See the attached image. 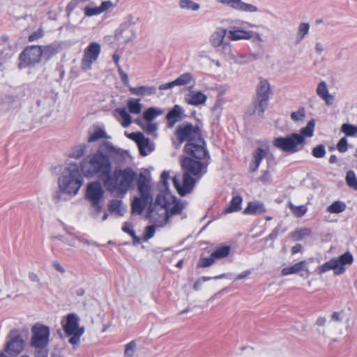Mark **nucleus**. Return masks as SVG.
<instances>
[{
  "instance_id": "26",
  "label": "nucleus",
  "mask_w": 357,
  "mask_h": 357,
  "mask_svg": "<svg viewBox=\"0 0 357 357\" xmlns=\"http://www.w3.org/2000/svg\"><path fill=\"white\" fill-rule=\"evenodd\" d=\"M137 144L140 154L144 156L151 153L155 149L154 144L151 142L149 139L145 137L144 135H142L140 140Z\"/></svg>"
},
{
  "instance_id": "6",
  "label": "nucleus",
  "mask_w": 357,
  "mask_h": 357,
  "mask_svg": "<svg viewBox=\"0 0 357 357\" xmlns=\"http://www.w3.org/2000/svg\"><path fill=\"white\" fill-rule=\"evenodd\" d=\"M137 179V174L131 168L116 169L103 179V184L109 192L126 193Z\"/></svg>"
},
{
  "instance_id": "37",
  "label": "nucleus",
  "mask_w": 357,
  "mask_h": 357,
  "mask_svg": "<svg viewBox=\"0 0 357 357\" xmlns=\"http://www.w3.org/2000/svg\"><path fill=\"white\" fill-rule=\"evenodd\" d=\"M231 251V248L229 245H224L217 248L211 254L215 261L223 259L227 257Z\"/></svg>"
},
{
  "instance_id": "41",
  "label": "nucleus",
  "mask_w": 357,
  "mask_h": 357,
  "mask_svg": "<svg viewBox=\"0 0 357 357\" xmlns=\"http://www.w3.org/2000/svg\"><path fill=\"white\" fill-rule=\"evenodd\" d=\"M162 114V112L160 109L155 107H150L144 112L143 117L146 121H152L154 118L161 115Z\"/></svg>"
},
{
  "instance_id": "55",
  "label": "nucleus",
  "mask_w": 357,
  "mask_h": 357,
  "mask_svg": "<svg viewBox=\"0 0 357 357\" xmlns=\"http://www.w3.org/2000/svg\"><path fill=\"white\" fill-rule=\"evenodd\" d=\"M102 13L101 11H100V7H95V8H91V7H89V6H86L85 8H84V14L85 15L88 16V17H91V16H93V15H99Z\"/></svg>"
},
{
  "instance_id": "21",
  "label": "nucleus",
  "mask_w": 357,
  "mask_h": 357,
  "mask_svg": "<svg viewBox=\"0 0 357 357\" xmlns=\"http://www.w3.org/2000/svg\"><path fill=\"white\" fill-rule=\"evenodd\" d=\"M13 56V50L6 36H0V66Z\"/></svg>"
},
{
  "instance_id": "9",
  "label": "nucleus",
  "mask_w": 357,
  "mask_h": 357,
  "mask_svg": "<svg viewBox=\"0 0 357 357\" xmlns=\"http://www.w3.org/2000/svg\"><path fill=\"white\" fill-rule=\"evenodd\" d=\"M137 19L132 15H128L120 24L114 33V38L121 43H128L136 38L135 26Z\"/></svg>"
},
{
  "instance_id": "57",
  "label": "nucleus",
  "mask_w": 357,
  "mask_h": 357,
  "mask_svg": "<svg viewBox=\"0 0 357 357\" xmlns=\"http://www.w3.org/2000/svg\"><path fill=\"white\" fill-rule=\"evenodd\" d=\"M337 149L341 153H344L347 151V140L346 137H342L340 139L337 144Z\"/></svg>"
},
{
  "instance_id": "56",
  "label": "nucleus",
  "mask_w": 357,
  "mask_h": 357,
  "mask_svg": "<svg viewBox=\"0 0 357 357\" xmlns=\"http://www.w3.org/2000/svg\"><path fill=\"white\" fill-rule=\"evenodd\" d=\"M149 134H154L158 130V125L152 121H146L145 126H142Z\"/></svg>"
},
{
  "instance_id": "49",
  "label": "nucleus",
  "mask_w": 357,
  "mask_h": 357,
  "mask_svg": "<svg viewBox=\"0 0 357 357\" xmlns=\"http://www.w3.org/2000/svg\"><path fill=\"white\" fill-rule=\"evenodd\" d=\"M155 225L147 226L144 228L143 236L142 240L148 241L150 238H153L155 231Z\"/></svg>"
},
{
  "instance_id": "3",
  "label": "nucleus",
  "mask_w": 357,
  "mask_h": 357,
  "mask_svg": "<svg viewBox=\"0 0 357 357\" xmlns=\"http://www.w3.org/2000/svg\"><path fill=\"white\" fill-rule=\"evenodd\" d=\"M83 183V178L75 163L69 164L63 171L58 179L59 192L55 195L58 200L63 195L68 198L75 196ZM66 198L64 197L63 199Z\"/></svg>"
},
{
  "instance_id": "8",
  "label": "nucleus",
  "mask_w": 357,
  "mask_h": 357,
  "mask_svg": "<svg viewBox=\"0 0 357 357\" xmlns=\"http://www.w3.org/2000/svg\"><path fill=\"white\" fill-rule=\"evenodd\" d=\"M61 325L68 341L73 346H78L85 328L79 326V318L75 314H69L62 318Z\"/></svg>"
},
{
  "instance_id": "30",
  "label": "nucleus",
  "mask_w": 357,
  "mask_h": 357,
  "mask_svg": "<svg viewBox=\"0 0 357 357\" xmlns=\"http://www.w3.org/2000/svg\"><path fill=\"white\" fill-rule=\"evenodd\" d=\"M266 155V151L265 150L261 148H257L253 153L254 160L253 162L250 165V171L252 172H255L258 169L261 160L265 158Z\"/></svg>"
},
{
  "instance_id": "38",
  "label": "nucleus",
  "mask_w": 357,
  "mask_h": 357,
  "mask_svg": "<svg viewBox=\"0 0 357 357\" xmlns=\"http://www.w3.org/2000/svg\"><path fill=\"white\" fill-rule=\"evenodd\" d=\"M122 230L129 234L133 239V244L137 245L141 243L142 239L135 235V231L133 230V226L132 223L126 222H124Z\"/></svg>"
},
{
  "instance_id": "10",
  "label": "nucleus",
  "mask_w": 357,
  "mask_h": 357,
  "mask_svg": "<svg viewBox=\"0 0 357 357\" xmlns=\"http://www.w3.org/2000/svg\"><path fill=\"white\" fill-rule=\"evenodd\" d=\"M353 262V257L351 253L345 252L340 257H335L324 263L319 267V273L322 274L330 270H333L336 275L344 272V266Z\"/></svg>"
},
{
  "instance_id": "59",
  "label": "nucleus",
  "mask_w": 357,
  "mask_h": 357,
  "mask_svg": "<svg viewBox=\"0 0 357 357\" xmlns=\"http://www.w3.org/2000/svg\"><path fill=\"white\" fill-rule=\"evenodd\" d=\"M125 135L126 136L135 141L136 142V144L138 143V142L140 140V138L142 137V135H143L142 133L141 132H132V133H128L127 132H125Z\"/></svg>"
},
{
  "instance_id": "48",
  "label": "nucleus",
  "mask_w": 357,
  "mask_h": 357,
  "mask_svg": "<svg viewBox=\"0 0 357 357\" xmlns=\"http://www.w3.org/2000/svg\"><path fill=\"white\" fill-rule=\"evenodd\" d=\"M312 234V231L309 228H303L301 229H298L296 231L294 234V238L297 240L300 241L303 238L309 237Z\"/></svg>"
},
{
  "instance_id": "29",
  "label": "nucleus",
  "mask_w": 357,
  "mask_h": 357,
  "mask_svg": "<svg viewBox=\"0 0 357 357\" xmlns=\"http://www.w3.org/2000/svg\"><path fill=\"white\" fill-rule=\"evenodd\" d=\"M271 89L269 82L266 79H260L257 87V96L270 98Z\"/></svg>"
},
{
  "instance_id": "5",
  "label": "nucleus",
  "mask_w": 357,
  "mask_h": 357,
  "mask_svg": "<svg viewBox=\"0 0 357 357\" xmlns=\"http://www.w3.org/2000/svg\"><path fill=\"white\" fill-rule=\"evenodd\" d=\"M315 121L310 120L305 127L302 128L300 133H292L284 137H276L273 140V144L278 149L288 153H294L303 148L305 138L314 135Z\"/></svg>"
},
{
  "instance_id": "39",
  "label": "nucleus",
  "mask_w": 357,
  "mask_h": 357,
  "mask_svg": "<svg viewBox=\"0 0 357 357\" xmlns=\"http://www.w3.org/2000/svg\"><path fill=\"white\" fill-rule=\"evenodd\" d=\"M149 203L150 202H144L141 196L140 197L135 198L132 204V212L135 213L140 214L145 206Z\"/></svg>"
},
{
  "instance_id": "14",
  "label": "nucleus",
  "mask_w": 357,
  "mask_h": 357,
  "mask_svg": "<svg viewBox=\"0 0 357 357\" xmlns=\"http://www.w3.org/2000/svg\"><path fill=\"white\" fill-rule=\"evenodd\" d=\"M105 191L98 181L89 182L86 187L84 198L89 203L103 202Z\"/></svg>"
},
{
  "instance_id": "31",
  "label": "nucleus",
  "mask_w": 357,
  "mask_h": 357,
  "mask_svg": "<svg viewBox=\"0 0 357 357\" xmlns=\"http://www.w3.org/2000/svg\"><path fill=\"white\" fill-rule=\"evenodd\" d=\"M266 211L263 204L259 202H250L244 209L243 213L248 215H258Z\"/></svg>"
},
{
  "instance_id": "42",
  "label": "nucleus",
  "mask_w": 357,
  "mask_h": 357,
  "mask_svg": "<svg viewBox=\"0 0 357 357\" xmlns=\"http://www.w3.org/2000/svg\"><path fill=\"white\" fill-rule=\"evenodd\" d=\"M289 206L293 214L296 217L303 216L307 211V208L306 206H295L291 202H289Z\"/></svg>"
},
{
  "instance_id": "28",
  "label": "nucleus",
  "mask_w": 357,
  "mask_h": 357,
  "mask_svg": "<svg viewBox=\"0 0 357 357\" xmlns=\"http://www.w3.org/2000/svg\"><path fill=\"white\" fill-rule=\"evenodd\" d=\"M108 209L112 213L123 216L126 213V207L121 200L112 199L108 204Z\"/></svg>"
},
{
  "instance_id": "24",
  "label": "nucleus",
  "mask_w": 357,
  "mask_h": 357,
  "mask_svg": "<svg viewBox=\"0 0 357 357\" xmlns=\"http://www.w3.org/2000/svg\"><path fill=\"white\" fill-rule=\"evenodd\" d=\"M129 91L132 95L140 97L153 96L156 93L155 87L152 86H129Z\"/></svg>"
},
{
  "instance_id": "36",
  "label": "nucleus",
  "mask_w": 357,
  "mask_h": 357,
  "mask_svg": "<svg viewBox=\"0 0 357 357\" xmlns=\"http://www.w3.org/2000/svg\"><path fill=\"white\" fill-rule=\"evenodd\" d=\"M193 75L190 73H185L177 77L174 81L175 85L178 86H186L194 82Z\"/></svg>"
},
{
  "instance_id": "7",
  "label": "nucleus",
  "mask_w": 357,
  "mask_h": 357,
  "mask_svg": "<svg viewBox=\"0 0 357 357\" xmlns=\"http://www.w3.org/2000/svg\"><path fill=\"white\" fill-rule=\"evenodd\" d=\"M51 329L48 326L36 323L31 328L29 345L36 352V357H47L50 342Z\"/></svg>"
},
{
  "instance_id": "46",
  "label": "nucleus",
  "mask_w": 357,
  "mask_h": 357,
  "mask_svg": "<svg viewBox=\"0 0 357 357\" xmlns=\"http://www.w3.org/2000/svg\"><path fill=\"white\" fill-rule=\"evenodd\" d=\"M345 209V204L342 202H335L328 206L327 211L333 213H339Z\"/></svg>"
},
{
  "instance_id": "63",
  "label": "nucleus",
  "mask_w": 357,
  "mask_h": 357,
  "mask_svg": "<svg viewBox=\"0 0 357 357\" xmlns=\"http://www.w3.org/2000/svg\"><path fill=\"white\" fill-rule=\"evenodd\" d=\"M43 53L50 52L54 54L57 52L58 47L55 45H50L43 47Z\"/></svg>"
},
{
  "instance_id": "17",
  "label": "nucleus",
  "mask_w": 357,
  "mask_h": 357,
  "mask_svg": "<svg viewBox=\"0 0 357 357\" xmlns=\"http://www.w3.org/2000/svg\"><path fill=\"white\" fill-rule=\"evenodd\" d=\"M307 261H301L291 266L284 268L282 270L281 273L282 275L299 274L301 277L307 278L310 275V272L307 267Z\"/></svg>"
},
{
  "instance_id": "47",
  "label": "nucleus",
  "mask_w": 357,
  "mask_h": 357,
  "mask_svg": "<svg viewBox=\"0 0 357 357\" xmlns=\"http://www.w3.org/2000/svg\"><path fill=\"white\" fill-rule=\"evenodd\" d=\"M86 153V146L84 144H79L75 146L70 153V156L78 159L82 157Z\"/></svg>"
},
{
  "instance_id": "20",
  "label": "nucleus",
  "mask_w": 357,
  "mask_h": 357,
  "mask_svg": "<svg viewBox=\"0 0 357 357\" xmlns=\"http://www.w3.org/2000/svg\"><path fill=\"white\" fill-rule=\"evenodd\" d=\"M185 102L192 106H199L205 104L207 96L199 91L190 90L185 96Z\"/></svg>"
},
{
  "instance_id": "45",
  "label": "nucleus",
  "mask_w": 357,
  "mask_h": 357,
  "mask_svg": "<svg viewBox=\"0 0 357 357\" xmlns=\"http://www.w3.org/2000/svg\"><path fill=\"white\" fill-rule=\"evenodd\" d=\"M341 131L347 136L353 137L357 135V126L349 123H344L341 126Z\"/></svg>"
},
{
  "instance_id": "1",
  "label": "nucleus",
  "mask_w": 357,
  "mask_h": 357,
  "mask_svg": "<svg viewBox=\"0 0 357 357\" xmlns=\"http://www.w3.org/2000/svg\"><path fill=\"white\" fill-rule=\"evenodd\" d=\"M176 135L181 142H188L185 146L186 153L197 159L194 160L190 157L184 158L181 161L183 169L182 176L175 175L173 177L175 188L181 196H184L192 192L196 183V180L192 176L200 177L205 172V165L200 160L208 158V155L198 126L190 123H182L177 127Z\"/></svg>"
},
{
  "instance_id": "61",
  "label": "nucleus",
  "mask_w": 357,
  "mask_h": 357,
  "mask_svg": "<svg viewBox=\"0 0 357 357\" xmlns=\"http://www.w3.org/2000/svg\"><path fill=\"white\" fill-rule=\"evenodd\" d=\"M118 70L123 83L129 87V78L128 75L122 70L121 66H119Z\"/></svg>"
},
{
  "instance_id": "15",
  "label": "nucleus",
  "mask_w": 357,
  "mask_h": 357,
  "mask_svg": "<svg viewBox=\"0 0 357 357\" xmlns=\"http://www.w3.org/2000/svg\"><path fill=\"white\" fill-rule=\"evenodd\" d=\"M216 2L222 6L240 12L255 13L259 11L256 6L245 3L242 0H216Z\"/></svg>"
},
{
  "instance_id": "12",
  "label": "nucleus",
  "mask_w": 357,
  "mask_h": 357,
  "mask_svg": "<svg viewBox=\"0 0 357 357\" xmlns=\"http://www.w3.org/2000/svg\"><path fill=\"white\" fill-rule=\"evenodd\" d=\"M43 54V47L38 45L29 46L20 54V67L33 66L40 61Z\"/></svg>"
},
{
  "instance_id": "54",
  "label": "nucleus",
  "mask_w": 357,
  "mask_h": 357,
  "mask_svg": "<svg viewBox=\"0 0 357 357\" xmlns=\"http://www.w3.org/2000/svg\"><path fill=\"white\" fill-rule=\"evenodd\" d=\"M326 153V149L324 145H318L312 149V155L314 157L320 158H323Z\"/></svg>"
},
{
  "instance_id": "33",
  "label": "nucleus",
  "mask_w": 357,
  "mask_h": 357,
  "mask_svg": "<svg viewBox=\"0 0 357 357\" xmlns=\"http://www.w3.org/2000/svg\"><path fill=\"white\" fill-rule=\"evenodd\" d=\"M107 137L105 131L99 127L94 126L89 132V142H95Z\"/></svg>"
},
{
  "instance_id": "53",
  "label": "nucleus",
  "mask_w": 357,
  "mask_h": 357,
  "mask_svg": "<svg viewBox=\"0 0 357 357\" xmlns=\"http://www.w3.org/2000/svg\"><path fill=\"white\" fill-rule=\"evenodd\" d=\"M305 117V112L303 108H301L297 111L293 112L291 114V119L294 121H303Z\"/></svg>"
},
{
  "instance_id": "11",
  "label": "nucleus",
  "mask_w": 357,
  "mask_h": 357,
  "mask_svg": "<svg viewBox=\"0 0 357 357\" xmlns=\"http://www.w3.org/2000/svg\"><path fill=\"white\" fill-rule=\"evenodd\" d=\"M26 346L25 340L17 330L11 331L6 337L3 351L8 356L17 357L24 350Z\"/></svg>"
},
{
  "instance_id": "2",
  "label": "nucleus",
  "mask_w": 357,
  "mask_h": 357,
  "mask_svg": "<svg viewBox=\"0 0 357 357\" xmlns=\"http://www.w3.org/2000/svg\"><path fill=\"white\" fill-rule=\"evenodd\" d=\"M170 173L164 171L160 176V193L158 195L153 204L149 208V218L156 227H162L166 225L169 216L178 214L184 208V204L177 201L169 191L168 180Z\"/></svg>"
},
{
  "instance_id": "27",
  "label": "nucleus",
  "mask_w": 357,
  "mask_h": 357,
  "mask_svg": "<svg viewBox=\"0 0 357 357\" xmlns=\"http://www.w3.org/2000/svg\"><path fill=\"white\" fill-rule=\"evenodd\" d=\"M118 121L123 128L128 127L132 123V118L125 108H117L114 111Z\"/></svg>"
},
{
  "instance_id": "62",
  "label": "nucleus",
  "mask_w": 357,
  "mask_h": 357,
  "mask_svg": "<svg viewBox=\"0 0 357 357\" xmlns=\"http://www.w3.org/2000/svg\"><path fill=\"white\" fill-rule=\"evenodd\" d=\"M210 279H211V278H208V277H202V278H201L197 281H196V282L194 284L193 289L195 291H198L200 289L202 283L204 282L209 280Z\"/></svg>"
},
{
  "instance_id": "25",
  "label": "nucleus",
  "mask_w": 357,
  "mask_h": 357,
  "mask_svg": "<svg viewBox=\"0 0 357 357\" xmlns=\"http://www.w3.org/2000/svg\"><path fill=\"white\" fill-rule=\"evenodd\" d=\"M183 114V109L176 105L167 114V119L169 123V126L172 127L176 122L179 121Z\"/></svg>"
},
{
  "instance_id": "52",
  "label": "nucleus",
  "mask_w": 357,
  "mask_h": 357,
  "mask_svg": "<svg viewBox=\"0 0 357 357\" xmlns=\"http://www.w3.org/2000/svg\"><path fill=\"white\" fill-rule=\"evenodd\" d=\"M215 261L212 254L208 257H201L199 260L197 266L199 267L206 268L211 266Z\"/></svg>"
},
{
  "instance_id": "19",
  "label": "nucleus",
  "mask_w": 357,
  "mask_h": 357,
  "mask_svg": "<svg viewBox=\"0 0 357 357\" xmlns=\"http://www.w3.org/2000/svg\"><path fill=\"white\" fill-rule=\"evenodd\" d=\"M228 31V39L231 41L249 40L252 38V31L233 26Z\"/></svg>"
},
{
  "instance_id": "60",
  "label": "nucleus",
  "mask_w": 357,
  "mask_h": 357,
  "mask_svg": "<svg viewBox=\"0 0 357 357\" xmlns=\"http://www.w3.org/2000/svg\"><path fill=\"white\" fill-rule=\"evenodd\" d=\"M114 6V5L111 1H105L102 2L99 7L100 8L101 13H103L110 8H112Z\"/></svg>"
},
{
  "instance_id": "4",
  "label": "nucleus",
  "mask_w": 357,
  "mask_h": 357,
  "mask_svg": "<svg viewBox=\"0 0 357 357\" xmlns=\"http://www.w3.org/2000/svg\"><path fill=\"white\" fill-rule=\"evenodd\" d=\"M80 171L86 178L98 176L102 180L110 174L112 162L109 156L101 151L87 155L79 165Z\"/></svg>"
},
{
  "instance_id": "64",
  "label": "nucleus",
  "mask_w": 357,
  "mask_h": 357,
  "mask_svg": "<svg viewBox=\"0 0 357 357\" xmlns=\"http://www.w3.org/2000/svg\"><path fill=\"white\" fill-rule=\"evenodd\" d=\"M174 86H176L174 81H172V82H168V83H165V84H161L159 86V90H161V91L167 90V89H172Z\"/></svg>"
},
{
  "instance_id": "16",
  "label": "nucleus",
  "mask_w": 357,
  "mask_h": 357,
  "mask_svg": "<svg viewBox=\"0 0 357 357\" xmlns=\"http://www.w3.org/2000/svg\"><path fill=\"white\" fill-rule=\"evenodd\" d=\"M137 189L140 193V196L144 202H151L153 198L151 195V186L150 178L143 174H139L137 176Z\"/></svg>"
},
{
  "instance_id": "18",
  "label": "nucleus",
  "mask_w": 357,
  "mask_h": 357,
  "mask_svg": "<svg viewBox=\"0 0 357 357\" xmlns=\"http://www.w3.org/2000/svg\"><path fill=\"white\" fill-rule=\"evenodd\" d=\"M227 33H228V31L226 29L221 26L217 27L209 37L211 45L215 48L220 47L225 48L228 46L229 43L225 42Z\"/></svg>"
},
{
  "instance_id": "22",
  "label": "nucleus",
  "mask_w": 357,
  "mask_h": 357,
  "mask_svg": "<svg viewBox=\"0 0 357 357\" xmlns=\"http://www.w3.org/2000/svg\"><path fill=\"white\" fill-rule=\"evenodd\" d=\"M316 93L319 97L324 100L326 105H331L334 102V96L329 93L327 84L325 82H321L318 84Z\"/></svg>"
},
{
  "instance_id": "44",
  "label": "nucleus",
  "mask_w": 357,
  "mask_h": 357,
  "mask_svg": "<svg viewBox=\"0 0 357 357\" xmlns=\"http://www.w3.org/2000/svg\"><path fill=\"white\" fill-rule=\"evenodd\" d=\"M137 342L132 340L125 345L124 357H133L137 350Z\"/></svg>"
},
{
  "instance_id": "43",
  "label": "nucleus",
  "mask_w": 357,
  "mask_h": 357,
  "mask_svg": "<svg viewBox=\"0 0 357 357\" xmlns=\"http://www.w3.org/2000/svg\"><path fill=\"white\" fill-rule=\"evenodd\" d=\"M268 99L269 98L257 96V102L255 105V112L259 114H262L267 107Z\"/></svg>"
},
{
  "instance_id": "35",
  "label": "nucleus",
  "mask_w": 357,
  "mask_h": 357,
  "mask_svg": "<svg viewBox=\"0 0 357 357\" xmlns=\"http://www.w3.org/2000/svg\"><path fill=\"white\" fill-rule=\"evenodd\" d=\"M310 25L308 22H301L296 33V43H301L309 33Z\"/></svg>"
},
{
  "instance_id": "23",
  "label": "nucleus",
  "mask_w": 357,
  "mask_h": 357,
  "mask_svg": "<svg viewBox=\"0 0 357 357\" xmlns=\"http://www.w3.org/2000/svg\"><path fill=\"white\" fill-rule=\"evenodd\" d=\"M90 204L89 215L95 219L99 220L101 222L105 221L108 218V213L107 211L103 212V215L100 217V214L102 212L103 202L100 203H92Z\"/></svg>"
},
{
  "instance_id": "13",
  "label": "nucleus",
  "mask_w": 357,
  "mask_h": 357,
  "mask_svg": "<svg viewBox=\"0 0 357 357\" xmlns=\"http://www.w3.org/2000/svg\"><path fill=\"white\" fill-rule=\"evenodd\" d=\"M101 52V45L97 42H91L84 49L81 61L82 70L86 71L91 68L92 64L97 61Z\"/></svg>"
},
{
  "instance_id": "32",
  "label": "nucleus",
  "mask_w": 357,
  "mask_h": 357,
  "mask_svg": "<svg viewBox=\"0 0 357 357\" xmlns=\"http://www.w3.org/2000/svg\"><path fill=\"white\" fill-rule=\"evenodd\" d=\"M178 5L181 10L185 11L197 12L201 8L200 4L193 0H179Z\"/></svg>"
},
{
  "instance_id": "58",
  "label": "nucleus",
  "mask_w": 357,
  "mask_h": 357,
  "mask_svg": "<svg viewBox=\"0 0 357 357\" xmlns=\"http://www.w3.org/2000/svg\"><path fill=\"white\" fill-rule=\"evenodd\" d=\"M44 35V31L42 28H39L37 31L31 33L29 37V40L31 42L37 40L38 39L42 38Z\"/></svg>"
},
{
  "instance_id": "40",
  "label": "nucleus",
  "mask_w": 357,
  "mask_h": 357,
  "mask_svg": "<svg viewBox=\"0 0 357 357\" xmlns=\"http://www.w3.org/2000/svg\"><path fill=\"white\" fill-rule=\"evenodd\" d=\"M242 198L239 196L234 197L228 207L225 208V213H232L241 209Z\"/></svg>"
},
{
  "instance_id": "50",
  "label": "nucleus",
  "mask_w": 357,
  "mask_h": 357,
  "mask_svg": "<svg viewBox=\"0 0 357 357\" xmlns=\"http://www.w3.org/2000/svg\"><path fill=\"white\" fill-rule=\"evenodd\" d=\"M346 181L349 187L357 190V178L354 172L349 171L347 173Z\"/></svg>"
},
{
  "instance_id": "51",
  "label": "nucleus",
  "mask_w": 357,
  "mask_h": 357,
  "mask_svg": "<svg viewBox=\"0 0 357 357\" xmlns=\"http://www.w3.org/2000/svg\"><path fill=\"white\" fill-rule=\"evenodd\" d=\"M59 239L66 245L76 248L78 238L74 236H61Z\"/></svg>"
},
{
  "instance_id": "34",
  "label": "nucleus",
  "mask_w": 357,
  "mask_h": 357,
  "mask_svg": "<svg viewBox=\"0 0 357 357\" xmlns=\"http://www.w3.org/2000/svg\"><path fill=\"white\" fill-rule=\"evenodd\" d=\"M127 107L129 112L132 114H139L142 109V105L138 98H130L127 102Z\"/></svg>"
}]
</instances>
